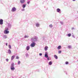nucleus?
<instances>
[{
  "mask_svg": "<svg viewBox=\"0 0 78 78\" xmlns=\"http://www.w3.org/2000/svg\"><path fill=\"white\" fill-rule=\"evenodd\" d=\"M14 64L13 63H12L11 66V68H10V69H11L12 70H14V69H15V68L14 67Z\"/></svg>",
  "mask_w": 78,
  "mask_h": 78,
  "instance_id": "nucleus-1",
  "label": "nucleus"
},
{
  "mask_svg": "<svg viewBox=\"0 0 78 78\" xmlns=\"http://www.w3.org/2000/svg\"><path fill=\"white\" fill-rule=\"evenodd\" d=\"M32 42H34V41H37V37H35L33 38H31Z\"/></svg>",
  "mask_w": 78,
  "mask_h": 78,
  "instance_id": "nucleus-2",
  "label": "nucleus"
},
{
  "mask_svg": "<svg viewBox=\"0 0 78 78\" xmlns=\"http://www.w3.org/2000/svg\"><path fill=\"white\" fill-rule=\"evenodd\" d=\"M35 45H36V43L34 42H33L31 44L30 46L32 47H34V46H35Z\"/></svg>",
  "mask_w": 78,
  "mask_h": 78,
  "instance_id": "nucleus-3",
  "label": "nucleus"
},
{
  "mask_svg": "<svg viewBox=\"0 0 78 78\" xmlns=\"http://www.w3.org/2000/svg\"><path fill=\"white\" fill-rule=\"evenodd\" d=\"M12 12H14L16 11V8L14 7H13L12 8Z\"/></svg>",
  "mask_w": 78,
  "mask_h": 78,
  "instance_id": "nucleus-4",
  "label": "nucleus"
},
{
  "mask_svg": "<svg viewBox=\"0 0 78 78\" xmlns=\"http://www.w3.org/2000/svg\"><path fill=\"white\" fill-rule=\"evenodd\" d=\"M3 22V20L1 19L0 20V25H2Z\"/></svg>",
  "mask_w": 78,
  "mask_h": 78,
  "instance_id": "nucleus-5",
  "label": "nucleus"
},
{
  "mask_svg": "<svg viewBox=\"0 0 78 78\" xmlns=\"http://www.w3.org/2000/svg\"><path fill=\"white\" fill-rule=\"evenodd\" d=\"M9 33V32L8 30H4V34H8Z\"/></svg>",
  "mask_w": 78,
  "mask_h": 78,
  "instance_id": "nucleus-6",
  "label": "nucleus"
},
{
  "mask_svg": "<svg viewBox=\"0 0 78 78\" xmlns=\"http://www.w3.org/2000/svg\"><path fill=\"white\" fill-rule=\"evenodd\" d=\"M25 0H20V2L22 4L24 3H25Z\"/></svg>",
  "mask_w": 78,
  "mask_h": 78,
  "instance_id": "nucleus-7",
  "label": "nucleus"
},
{
  "mask_svg": "<svg viewBox=\"0 0 78 78\" xmlns=\"http://www.w3.org/2000/svg\"><path fill=\"white\" fill-rule=\"evenodd\" d=\"M44 56L46 58H48V53L47 52H46L45 53Z\"/></svg>",
  "mask_w": 78,
  "mask_h": 78,
  "instance_id": "nucleus-8",
  "label": "nucleus"
},
{
  "mask_svg": "<svg viewBox=\"0 0 78 78\" xmlns=\"http://www.w3.org/2000/svg\"><path fill=\"white\" fill-rule=\"evenodd\" d=\"M44 50L46 51H47V50H48V47L45 46V48H44Z\"/></svg>",
  "mask_w": 78,
  "mask_h": 78,
  "instance_id": "nucleus-9",
  "label": "nucleus"
},
{
  "mask_svg": "<svg viewBox=\"0 0 78 78\" xmlns=\"http://www.w3.org/2000/svg\"><path fill=\"white\" fill-rule=\"evenodd\" d=\"M26 49H27V50H29L30 49V46H27V48H26Z\"/></svg>",
  "mask_w": 78,
  "mask_h": 78,
  "instance_id": "nucleus-10",
  "label": "nucleus"
},
{
  "mask_svg": "<svg viewBox=\"0 0 78 78\" xmlns=\"http://www.w3.org/2000/svg\"><path fill=\"white\" fill-rule=\"evenodd\" d=\"M15 57V56L14 55H13L11 57V60H13Z\"/></svg>",
  "mask_w": 78,
  "mask_h": 78,
  "instance_id": "nucleus-11",
  "label": "nucleus"
},
{
  "mask_svg": "<svg viewBox=\"0 0 78 78\" xmlns=\"http://www.w3.org/2000/svg\"><path fill=\"white\" fill-rule=\"evenodd\" d=\"M57 11L58 12H60V11H61V9H57Z\"/></svg>",
  "mask_w": 78,
  "mask_h": 78,
  "instance_id": "nucleus-12",
  "label": "nucleus"
},
{
  "mask_svg": "<svg viewBox=\"0 0 78 78\" xmlns=\"http://www.w3.org/2000/svg\"><path fill=\"white\" fill-rule=\"evenodd\" d=\"M61 46H59L58 48H57L59 50V49H61Z\"/></svg>",
  "mask_w": 78,
  "mask_h": 78,
  "instance_id": "nucleus-13",
  "label": "nucleus"
},
{
  "mask_svg": "<svg viewBox=\"0 0 78 78\" xmlns=\"http://www.w3.org/2000/svg\"><path fill=\"white\" fill-rule=\"evenodd\" d=\"M54 57H55V59H58V56H57V55H55Z\"/></svg>",
  "mask_w": 78,
  "mask_h": 78,
  "instance_id": "nucleus-14",
  "label": "nucleus"
},
{
  "mask_svg": "<svg viewBox=\"0 0 78 78\" xmlns=\"http://www.w3.org/2000/svg\"><path fill=\"white\" fill-rule=\"evenodd\" d=\"M26 6V4H23V8H25Z\"/></svg>",
  "mask_w": 78,
  "mask_h": 78,
  "instance_id": "nucleus-15",
  "label": "nucleus"
},
{
  "mask_svg": "<svg viewBox=\"0 0 78 78\" xmlns=\"http://www.w3.org/2000/svg\"><path fill=\"white\" fill-rule=\"evenodd\" d=\"M8 53L9 54H11V50L10 49L8 50Z\"/></svg>",
  "mask_w": 78,
  "mask_h": 78,
  "instance_id": "nucleus-16",
  "label": "nucleus"
},
{
  "mask_svg": "<svg viewBox=\"0 0 78 78\" xmlns=\"http://www.w3.org/2000/svg\"><path fill=\"white\" fill-rule=\"evenodd\" d=\"M49 65H51L52 64V62L51 61H50L49 62Z\"/></svg>",
  "mask_w": 78,
  "mask_h": 78,
  "instance_id": "nucleus-17",
  "label": "nucleus"
},
{
  "mask_svg": "<svg viewBox=\"0 0 78 78\" xmlns=\"http://www.w3.org/2000/svg\"><path fill=\"white\" fill-rule=\"evenodd\" d=\"M9 48H10V49H11V45H9Z\"/></svg>",
  "mask_w": 78,
  "mask_h": 78,
  "instance_id": "nucleus-18",
  "label": "nucleus"
},
{
  "mask_svg": "<svg viewBox=\"0 0 78 78\" xmlns=\"http://www.w3.org/2000/svg\"><path fill=\"white\" fill-rule=\"evenodd\" d=\"M62 51H58V53L59 54H60V53H61Z\"/></svg>",
  "mask_w": 78,
  "mask_h": 78,
  "instance_id": "nucleus-19",
  "label": "nucleus"
},
{
  "mask_svg": "<svg viewBox=\"0 0 78 78\" xmlns=\"http://www.w3.org/2000/svg\"><path fill=\"white\" fill-rule=\"evenodd\" d=\"M36 27H39V24L38 23H37L36 24Z\"/></svg>",
  "mask_w": 78,
  "mask_h": 78,
  "instance_id": "nucleus-20",
  "label": "nucleus"
},
{
  "mask_svg": "<svg viewBox=\"0 0 78 78\" xmlns=\"http://www.w3.org/2000/svg\"><path fill=\"white\" fill-rule=\"evenodd\" d=\"M49 27L50 28H51L53 27V26L52 25V24H51L49 25Z\"/></svg>",
  "mask_w": 78,
  "mask_h": 78,
  "instance_id": "nucleus-21",
  "label": "nucleus"
},
{
  "mask_svg": "<svg viewBox=\"0 0 78 78\" xmlns=\"http://www.w3.org/2000/svg\"><path fill=\"white\" fill-rule=\"evenodd\" d=\"M68 36L69 37H70V36H71V34H68Z\"/></svg>",
  "mask_w": 78,
  "mask_h": 78,
  "instance_id": "nucleus-22",
  "label": "nucleus"
},
{
  "mask_svg": "<svg viewBox=\"0 0 78 78\" xmlns=\"http://www.w3.org/2000/svg\"><path fill=\"white\" fill-rule=\"evenodd\" d=\"M18 64H20V61H18Z\"/></svg>",
  "mask_w": 78,
  "mask_h": 78,
  "instance_id": "nucleus-23",
  "label": "nucleus"
},
{
  "mask_svg": "<svg viewBox=\"0 0 78 78\" xmlns=\"http://www.w3.org/2000/svg\"><path fill=\"white\" fill-rule=\"evenodd\" d=\"M66 64H69V62H66Z\"/></svg>",
  "mask_w": 78,
  "mask_h": 78,
  "instance_id": "nucleus-24",
  "label": "nucleus"
},
{
  "mask_svg": "<svg viewBox=\"0 0 78 78\" xmlns=\"http://www.w3.org/2000/svg\"><path fill=\"white\" fill-rule=\"evenodd\" d=\"M25 38H27V37H28V36H25Z\"/></svg>",
  "mask_w": 78,
  "mask_h": 78,
  "instance_id": "nucleus-25",
  "label": "nucleus"
},
{
  "mask_svg": "<svg viewBox=\"0 0 78 78\" xmlns=\"http://www.w3.org/2000/svg\"><path fill=\"white\" fill-rule=\"evenodd\" d=\"M5 30H8V28H5Z\"/></svg>",
  "mask_w": 78,
  "mask_h": 78,
  "instance_id": "nucleus-26",
  "label": "nucleus"
},
{
  "mask_svg": "<svg viewBox=\"0 0 78 78\" xmlns=\"http://www.w3.org/2000/svg\"><path fill=\"white\" fill-rule=\"evenodd\" d=\"M39 55H40V56H42V54L41 53H40L39 54Z\"/></svg>",
  "mask_w": 78,
  "mask_h": 78,
  "instance_id": "nucleus-27",
  "label": "nucleus"
},
{
  "mask_svg": "<svg viewBox=\"0 0 78 78\" xmlns=\"http://www.w3.org/2000/svg\"><path fill=\"white\" fill-rule=\"evenodd\" d=\"M68 47L69 48H71V46H68Z\"/></svg>",
  "mask_w": 78,
  "mask_h": 78,
  "instance_id": "nucleus-28",
  "label": "nucleus"
},
{
  "mask_svg": "<svg viewBox=\"0 0 78 78\" xmlns=\"http://www.w3.org/2000/svg\"><path fill=\"white\" fill-rule=\"evenodd\" d=\"M16 59H19V57L18 56H16Z\"/></svg>",
  "mask_w": 78,
  "mask_h": 78,
  "instance_id": "nucleus-29",
  "label": "nucleus"
},
{
  "mask_svg": "<svg viewBox=\"0 0 78 78\" xmlns=\"http://www.w3.org/2000/svg\"><path fill=\"white\" fill-rule=\"evenodd\" d=\"M6 61H7V62H8V61H9V59H8V58L6 59Z\"/></svg>",
  "mask_w": 78,
  "mask_h": 78,
  "instance_id": "nucleus-30",
  "label": "nucleus"
},
{
  "mask_svg": "<svg viewBox=\"0 0 78 78\" xmlns=\"http://www.w3.org/2000/svg\"><path fill=\"white\" fill-rule=\"evenodd\" d=\"M30 2H27V4H29L30 3Z\"/></svg>",
  "mask_w": 78,
  "mask_h": 78,
  "instance_id": "nucleus-31",
  "label": "nucleus"
},
{
  "mask_svg": "<svg viewBox=\"0 0 78 78\" xmlns=\"http://www.w3.org/2000/svg\"><path fill=\"white\" fill-rule=\"evenodd\" d=\"M6 46H7V45H8V43H6Z\"/></svg>",
  "mask_w": 78,
  "mask_h": 78,
  "instance_id": "nucleus-32",
  "label": "nucleus"
},
{
  "mask_svg": "<svg viewBox=\"0 0 78 78\" xmlns=\"http://www.w3.org/2000/svg\"><path fill=\"white\" fill-rule=\"evenodd\" d=\"M48 60H49V58H48Z\"/></svg>",
  "mask_w": 78,
  "mask_h": 78,
  "instance_id": "nucleus-33",
  "label": "nucleus"
},
{
  "mask_svg": "<svg viewBox=\"0 0 78 78\" xmlns=\"http://www.w3.org/2000/svg\"><path fill=\"white\" fill-rule=\"evenodd\" d=\"M73 1H75V0H73Z\"/></svg>",
  "mask_w": 78,
  "mask_h": 78,
  "instance_id": "nucleus-34",
  "label": "nucleus"
}]
</instances>
